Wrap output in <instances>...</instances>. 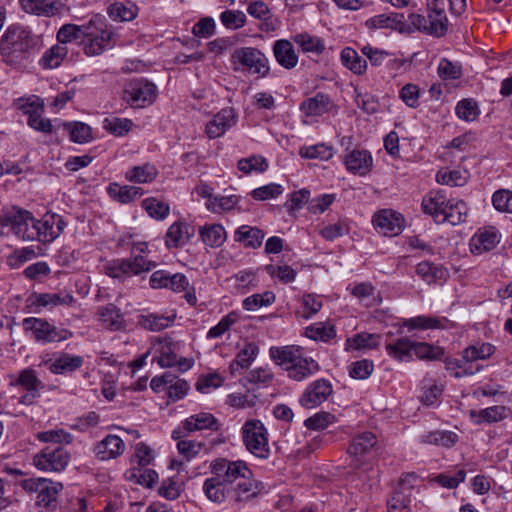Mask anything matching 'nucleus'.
Returning a JSON list of instances; mask_svg holds the SVG:
<instances>
[{
    "label": "nucleus",
    "mask_w": 512,
    "mask_h": 512,
    "mask_svg": "<svg viewBox=\"0 0 512 512\" xmlns=\"http://www.w3.org/2000/svg\"><path fill=\"white\" fill-rule=\"evenodd\" d=\"M65 226L62 216L55 213H46L41 219H35L30 211L12 206L0 214V235L13 234L22 241L51 243Z\"/></svg>",
    "instance_id": "f257e3e1"
},
{
    "label": "nucleus",
    "mask_w": 512,
    "mask_h": 512,
    "mask_svg": "<svg viewBox=\"0 0 512 512\" xmlns=\"http://www.w3.org/2000/svg\"><path fill=\"white\" fill-rule=\"evenodd\" d=\"M269 356L293 381L301 382L320 371V365L297 345L272 346Z\"/></svg>",
    "instance_id": "f03ea898"
},
{
    "label": "nucleus",
    "mask_w": 512,
    "mask_h": 512,
    "mask_svg": "<svg viewBox=\"0 0 512 512\" xmlns=\"http://www.w3.org/2000/svg\"><path fill=\"white\" fill-rule=\"evenodd\" d=\"M226 493L236 508L256 497L257 484L245 461L226 462Z\"/></svg>",
    "instance_id": "7ed1b4c3"
},
{
    "label": "nucleus",
    "mask_w": 512,
    "mask_h": 512,
    "mask_svg": "<svg viewBox=\"0 0 512 512\" xmlns=\"http://www.w3.org/2000/svg\"><path fill=\"white\" fill-rule=\"evenodd\" d=\"M37 37L27 28L11 26L0 39V54L8 65L19 64L37 46Z\"/></svg>",
    "instance_id": "20e7f679"
},
{
    "label": "nucleus",
    "mask_w": 512,
    "mask_h": 512,
    "mask_svg": "<svg viewBox=\"0 0 512 512\" xmlns=\"http://www.w3.org/2000/svg\"><path fill=\"white\" fill-rule=\"evenodd\" d=\"M114 32L99 16H93L87 23H85L84 39L87 41L84 44V53L87 56H98L106 49L111 48L113 45Z\"/></svg>",
    "instance_id": "39448f33"
},
{
    "label": "nucleus",
    "mask_w": 512,
    "mask_h": 512,
    "mask_svg": "<svg viewBox=\"0 0 512 512\" xmlns=\"http://www.w3.org/2000/svg\"><path fill=\"white\" fill-rule=\"evenodd\" d=\"M230 62L235 71H247L259 77H266L270 71L268 58L254 47L235 49L231 53Z\"/></svg>",
    "instance_id": "423d86ee"
},
{
    "label": "nucleus",
    "mask_w": 512,
    "mask_h": 512,
    "mask_svg": "<svg viewBox=\"0 0 512 512\" xmlns=\"http://www.w3.org/2000/svg\"><path fill=\"white\" fill-rule=\"evenodd\" d=\"M242 439L246 449L255 457L267 459L270 456L268 431L260 420L251 419L244 423Z\"/></svg>",
    "instance_id": "0eeeda50"
},
{
    "label": "nucleus",
    "mask_w": 512,
    "mask_h": 512,
    "mask_svg": "<svg viewBox=\"0 0 512 512\" xmlns=\"http://www.w3.org/2000/svg\"><path fill=\"white\" fill-rule=\"evenodd\" d=\"M21 486L25 491L37 493V505L49 507L56 501L59 492L62 491L63 485L60 482H54L47 478H31L21 482Z\"/></svg>",
    "instance_id": "6e6552de"
},
{
    "label": "nucleus",
    "mask_w": 512,
    "mask_h": 512,
    "mask_svg": "<svg viewBox=\"0 0 512 512\" xmlns=\"http://www.w3.org/2000/svg\"><path fill=\"white\" fill-rule=\"evenodd\" d=\"M70 453L63 447H45L33 457L34 466L42 471L61 472L69 464Z\"/></svg>",
    "instance_id": "1a4fd4ad"
},
{
    "label": "nucleus",
    "mask_w": 512,
    "mask_h": 512,
    "mask_svg": "<svg viewBox=\"0 0 512 512\" xmlns=\"http://www.w3.org/2000/svg\"><path fill=\"white\" fill-rule=\"evenodd\" d=\"M332 394V383L328 379L319 378L306 386L299 397V403L305 409H314L326 402Z\"/></svg>",
    "instance_id": "9d476101"
},
{
    "label": "nucleus",
    "mask_w": 512,
    "mask_h": 512,
    "mask_svg": "<svg viewBox=\"0 0 512 512\" xmlns=\"http://www.w3.org/2000/svg\"><path fill=\"white\" fill-rule=\"evenodd\" d=\"M156 95V86L144 79L131 80L125 90L124 100L134 108L144 107L151 104Z\"/></svg>",
    "instance_id": "9b49d317"
},
{
    "label": "nucleus",
    "mask_w": 512,
    "mask_h": 512,
    "mask_svg": "<svg viewBox=\"0 0 512 512\" xmlns=\"http://www.w3.org/2000/svg\"><path fill=\"white\" fill-rule=\"evenodd\" d=\"M372 223L379 233L385 236H396L402 232L404 219L400 213L383 209L373 216Z\"/></svg>",
    "instance_id": "f8f14e48"
},
{
    "label": "nucleus",
    "mask_w": 512,
    "mask_h": 512,
    "mask_svg": "<svg viewBox=\"0 0 512 512\" xmlns=\"http://www.w3.org/2000/svg\"><path fill=\"white\" fill-rule=\"evenodd\" d=\"M150 286L153 289L166 288L174 292H181L188 288L189 281L181 273L171 274L166 270H157L150 277Z\"/></svg>",
    "instance_id": "ddd939ff"
},
{
    "label": "nucleus",
    "mask_w": 512,
    "mask_h": 512,
    "mask_svg": "<svg viewBox=\"0 0 512 512\" xmlns=\"http://www.w3.org/2000/svg\"><path fill=\"white\" fill-rule=\"evenodd\" d=\"M334 107L335 104L328 94L318 92L304 99L299 109L306 117H318L331 112Z\"/></svg>",
    "instance_id": "4468645a"
},
{
    "label": "nucleus",
    "mask_w": 512,
    "mask_h": 512,
    "mask_svg": "<svg viewBox=\"0 0 512 512\" xmlns=\"http://www.w3.org/2000/svg\"><path fill=\"white\" fill-rule=\"evenodd\" d=\"M125 450L124 441L117 435L109 434L94 446L95 457L100 461L116 459Z\"/></svg>",
    "instance_id": "2eb2a0df"
},
{
    "label": "nucleus",
    "mask_w": 512,
    "mask_h": 512,
    "mask_svg": "<svg viewBox=\"0 0 512 512\" xmlns=\"http://www.w3.org/2000/svg\"><path fill=\"white\" fill-rule=\"evenodd\" d=\"M448 205V198L443 190H432L422 199V210L429 214L436 222L443 223L445 209Z\"/></svg>",
    "instance_id": "dca6fc26"
},
{
    "label": "nucleus",
    "mask_w": 512,
    "mask_h": 512,
    "mask_svg": "<svg viewBox=\"0 0 512 512\" xmlns=\"http://www.w3.org/2000/svg\"><path fill=\"white\" fill-rule=\"evenodd\" d=\"M344 164L349 172L364 176L371 170L373 159L369 151L353 149L345 155Z\"/></svg>",
    "instance_id": "f3484780"
},
{
    "label": "nucleus",
    "mask_w": 512,
    "mask_h": 512,
    "mask_svg": "<svg viewBox=\"0 0 512 512\" xmlns=\"http://www.w3.org/2000/svg\"><path fill=\"white\" fill-rule=\"evenodd\" d=\"M499 243V235L494 227L479 229L470 240V250L479 255L492 250Z\"/></svg>",
    "instance_id": "a211bd4d"
},
{
    "label": "nucleus",
    "mask_w": 512,
    "mask_h": 512,
    "mask_svg": "<svg viewBox=\"0 0 512 512\" xmlns=\"http://www.w3.org/2000/svg\"><path fill=\"white\" fill-rule=\"evenodd\" d=\"M22 9L37 16L52 17L60 14L63 4L60 0H19Z\"/></svg>",
    "instance_id": "6ab92c4d"
},
{
    "label": "nucleus",
    "mask_w": 512,
    "mask_h": 512,
    "mask_svg": "<svg viewBox=\"0 0 512 512\" xmlns=\"http://www.w3.org/2000/svg\"><path fill=\"white\" fill-rule=\"evenodd\" d=\"M273 54L277 63L285 69H293L298 64V54L289 40L280 39L275 41Z\"/></svg>",
    "instance_id": "aec40b11"
},
{
    "label": "nucleus",
    "mask_w": 512,
    "mask_h": 512,
    "mask_svg": "<svg viewBox=\"0 0 512 512\" xmlns=\"http://www.w3.org/2000/svg\"><path fill=\"white\" fill-rule=\"evenodd\" d=\"M469 416L476 425L492 424L507 417V408L503 405H496L481 410H470Z\"/></svg>",
    "instance_id": "412c9836"
},
{
    "label": "nucleus",
    "mask_w": 512,
    "mask_h": 512,
    "mask_svg": "<svg viewBox=\"0 0 512 512\" xmlns=\"http://www.w3.org/2000/svg\"><path fill=\"white\" fill-rule=\"evenodd\" d=\"M219 421L211 413L201 412L191 415L183 421V429L187 433L205 429L218 430Z\"/></svg>",
    "instance_id": "4be33fe9"
},
{
    "label": "nucleus",
    "mask_w": 512,
    "mask_h": 512,
    "mask_svg": "<svg viewBox=\"0 0 512 512\" xmlns=\"http://www.w3.org/2000/svg\"><path fill=\"white\" fill-rule=\"evenodd\" d=\"M98 315L101 323L111 331H120L125 328L123 314L120 309L112 303L101 306L98 309Z\"/></svg>",
    "instance_id": "5701e85b"
},
{
    "label": "nucleus",
    "mask_w": 512,
    "mask_h": 512,
    "mask_svg": "<svg viewBox=\"0 0 512 512\" xmlns=\"http://www.w3.org/2000/svg\"><path fill=\"white\" fill-rule=\"evenodd\" d=\"M412 340L408 337H400L385 345L386 353L392 359L399 362H409L412 356Z\"/></svg>",
    "instance_id": "b1692460"
},
{
    "label": "nucleus",
    "mask_w": 512,
    "mask_h": 512,
    "mask_svg": "<svg viewBox=\"0 0 512 512\" xmlns=\"http://www.w3.org/2000/svg\"><path fill=\"white\" fill-rule=\"evenodd\" d=\"M366 26L370 29L391 28L402 32L405 30L404 15L400 13L377 15L368 19Z\"/></svg>",
    "instance_id": "393cba45"
},
{
    "label": "nucleus",
    "mask_w": 512,
    "mask_h": 512,
    "mask_svg": "<svg viewBox=\"0 0 512 512\" xmlns=\"http://www.w3.org/2000/svg\"><path fill=\"white\" fill-rule=\"evenodd\" d=\"M14 386H20L29 392L32 397H39L40 391L44 385L38 378L35 370L31 368L23 369L19 372L17 379L11 383Z\"/></svg>",
    "instance_id": "a878e982"
},
{
    "label": "nucleus",
    "mask_w": 512,
    "mask_h": 512,
    "mask_svg": "<svg viewBox=\"0 0 512 512\" xmlns=\"http://www.w3.org/2000/svg\"><path fill=\"white\" fill-rule=\"evenodd\" d=\"M416 273L427 284L445 281L448 276L444 267L429 261L420 262L416 267Z\"/></svg>",
    "instance_id": "bb28decb"
},
{
    "label": "nucleus",
    "mask_w": 512,
    "mask_h": 512,
    "mask_svg": "<svg viewBox=\"0 0 512 512\" xmlns=\"http://www.w3.org/2000/svg\"><path fill=\"white\" fill-rule=\"evenodd\" d=\"M264 237L265 234L262 230L248 225H242L234 234L235 241L253 249L259 248L262 245Z\"/></svg>",
    "instance_id": "cd10ccee"
},
{
    "label": "nucleus",
    "mask_w": 512,
    "mask_h": 512,
    "mask_svg": "<svg viewBox=\"0 0 512 512\" xmlns=\"http://www.w3.org/2000/svg\"><path fill=\"white\" fill-rule=\"evenodd\" d=\"M445 368L455 378H462L465 376L474 375L480 371L481 366L470 363L464 358V353L461 359L447 358L445 360Z\"/></svg>",
    "instance_id": "c85d7f7f"
},
{
    "label": "nucleus",
    "mask_w": 512,
    "mask_h": 512,
    "mask_svg": "<svg viewBox=\"0 0 512 512\" xmlns=\"http://www.w3.org/2000/svg\"><path fill=\"white\" fill-rule=\"evenodd\" d=\"M376 443L377 438L372 432H363L351 440L348 453L354 457L363 456L369 453Z\"/></svg>",
    "instance_id": "c756f323"
},
{
    "label": "nucleus",
    "mask_w": 512,
    "mask_h": 512,
    "mask_svg": "<svg viewBox=\"0 0 512 512\" xmlns=\"http://www.w3.org/2000/svg\"><path fill=\"white\" fill-rule=\"evenodd\" d=\"M381 336L379 334H371L361 332L347 338L345 342V351L373 349L379 346Z\"/></svg>",
    "instance_id": "7c9ffc66"
},
{
    "label": "nucleus",
    "mask_w": 512,
    "mask_h": 512,
    "mask_svg": "<svg viewBox=\"0 0 512 512\" xmlns=\"http://www.w3.org/2000/svg\"><path fill=\"white\" fill-rule=\"evenodd\" d=\"M83 362L84 360L81 356L62 353L49 365V370L53 374L72 372L79 369L83 365Z\"/></svg>",
    "instance_id": "2f4dec72"
},
{
    "label": "nucleus",
    "mask_w": 512,
    "mask_h": 512,
    "mask_svg": "<svg viewBox=\"0 0 512 512\" xmlns=\"http://www.w3.org/2000/svg\"><path fill=\"white\" fill-rule=\"evenodd\" d=\"M343 66L356 75H363L367 70V62L355 49L345 47L340 54Z\"/></svg>",
    "instance_id": "473e14b6"
},
{
    "label": "nucleus",
    "mask_w": 512,
    "mask_h": 512,
    "mask_svg": "<svg viewBox=\"0 0 512 512\" xmlns=\"http://www.w3.org/2000/svg\"><path fill=\"white\" fill-rule=\"evenodd\" d=\"M13 105L17 110L28 115V118L39 116V114L44 112V101L36 95L20 97L14 101Z\"/></svg>",
    "instance_id": "72a5a7b5"
},
{
    "label": "nucleus",
    "mask_w": 512,
    "mask_h": 512,
    "mask_svg": "<svg viewBox=\"0 0 512 512\" xmlns=\"http://www.w3.org/2000/svg\"><path fill=\"white\" fill-rule=\"evenodd\" d=\"M468 213L467 205L462 200L448 199V205L445 209L443 222L457 225L465 221Z\"/></svg>",
    "instance_id": "f704fd0d"
},
{
    "label": "nucleus",
    "mask_w": 512,
    "mask_h": 512,
    "mask_svg": "<svg viewBox=\"0 0 512 512\" xmlns=\"http://www.w3.org/2000/svg\"><path fill=\"white\" fill-rule=\"evenodd\" d=\"M199 234L209 247H220L224 243V228L221 224H206L199 229Z\"/></svg>",
    "instance_id": "c9c22d12"
},
{
    "label": "nucleus",
    "mask_w": 512,
    "mask_h": 512,
    "mask_svg": "<svg viewBox=\"0 0 512 512\" xmlns=\"http://www.w3.org/2000/svg\"><path fill=\"white\" fill-rule=\"evenodd\" d=\"M351 294L366 307H373L380 303L381 299L375 295V288L370 283H359L353 286Z\"/></svg>",
    "instance_id": "e433bc0d"
},
{
    "label": "nucleus",
    "mask_w": 512,
    "mask_h": 512,
    "mask_svg": "<svg viewBox=\"0 0 512 512\" xmlns=\"http://www.w3.org/2000/svg\"><path fill=\"white\" fill-rule=\"evenodd\" d=\"M305 335L315 341L328 342L336 337V330L330 323L318 322L308 326Z\"/></svg>",
    "instance_id": "4c0bfd02"
},
{
    "label": "nucleus",
    "mask_w": 512,
    "mask_h": 512,
    "mask_svg": "<svg viewBox=\"0 0 512 512\" xmlns=\"http://www.w3.org/2000/svg\"><path fill=\"white\" fill-rule=\"evenodd\" d=\"M25 331L31 332L32 336L39 342H46L50 324L41 318L28 317L23 320Z\"/></svg>",
    "instance_id": "58836bf2"
},
{
    "label": "nucleus",
    "mask_w": 512,
    "mask_h": 512,
    "mask_svg": "<svg viewBox=\"0 0 512 512\" xmlns=\"http://www.w3.org/2000/svg\"><path fill=\"white\" fill-rule=\"evenodd\" d=\"M63 127L69 132L70 140L83 144L92 139L91 127L83 122H65Z\"/></svg>",
    "instance_id": "ea45409f"
},
{
    "label": "nucleus",
    "mask_w": 512,
    "mask_h": 512,
    "mask_svg": "<svg viewBox=\"0 0 512 512\" xmlns=\"http://www.w3.org/2000/svg\"><path fill=\"white\" fill-rule=\"evenodd\" d=\"M68 54V49L65 45L58 43L57 45L49 48L41 58V64L44 68H56L60 66L62 61Z\"/></svg>",
    "instance_id": "a19ab883"
},
{
    "label": "nucleus",
    "mask_w": 512,
    "mask_h": 512,
    "mask_svg": "<svg viewBox=\"0 0 512 512\" xmlns=\"http://www.w3.org/2000/svg\"><path fill=\"white\" fill-rule=\"evenodd\" d=\"M157 174V169L153 165L146 163L144 165L135 166L130 169L126 173V178L131 182L148 183L153 181Z\"/></svg>",
    "instance_id": "79ce46f5"
},
{
    "label": "nucleus",
    "mask_w": 512,
    "mask_h": 512,
    "mask_svg": "<svg viewBox=\"0 0 512 512\" xmlns=\"http://www.w3.org/2000/svg\"><path fill=\"white\" fill-rule=\"evenodd\" d=\"M334 154L333 148L324 143H319L311 146L301 147L299 150V155L302 158L307 159H319L321 161H327L332 158Z\"/></svg>",
    "instance_id": "37998d69"
},
{
    "label": "nucleus",
    "mask_w": 512,
    "mask_h": 512,
    "mask_svg": "<svg viewBox=\"0 0 512 512\" xmlns=\"http://www.w3.org/2000/svg\"><path fill=\"white\" fill-rule=\"evenodd\" d=\"M108 14L116 21H131L137 15V7L132 3L116 2L109 6Z\"/></svg>",
    "instance_id": "c03bdc74"
},
{
    "label": "nucleus",
    "mask_w": 512,
    "mask_h": 512,
    "mask_svg": "<svg viewBox=\"0 0 512 512\" xmlns=\"http://www.w3.org/2000/svg\"><path fill=\"white\" fill-rule=\"evenodd\" d=\"M455 113L461 120L472 122L480 115V109L474 99L466 98L457 103Z\"/></svg>",
    "instance_id": "a18cd8bd"
},
{
    "label": "nucleus",
    "mask_w": 512,
    "mask_h": 512,
    "mask_svg": "<svg viewBox=\"0 0 512 512\" xmlns=\"http://www.w3.org/2000/svg\"><path fill=\"white\" fill-rule=\"evenodd\" d=\"M428 35L442 37L448 30V19L445 11L428 13Z\"/></svg>",
    "instance_id": "49530a36"
},
{
    "label": "nucleus",
    "mask_w": 512,
    "mask_h": 512,
    "mask_svg": "<svg viewBox=\"0 0 512 512\" xmlns=\"http://www.w3.org/2000/svg\"><path fill=\"white\" fill-rule=\"evenodd\" d=\"M207 498L215 503H221L224 499V480L217 475L205 480L203 486Z\"/></svg>",
    "instance_id": "de8ad7c7"
},
{
    "label": "nucleus",
    "mask_w": 512,
    "mask_h": 512,
    "mask_svg": "<svg viewBox=\"0 0 512 512\" xmlns=\"http://www.w3.org/2000/svg\"><path fill=\"white\" fill-rule=\"evenodd\" d=\"M85 24H64L57 32V41L61 45H65L74 40L84 39Z\"/></svg>",
    "instance_id": "09e8293b"
},
{
    "label": "nucleus",
    "mask_w": 512,
    "mask_h": 512,
    "mask_svg": "<svg viewBox=\"0 0 512 512\" xmlns=\"http://www.w3.org/2000/svg\"><path fill=\"white\" fill-rule=\"evenodd\" d=\"M237 166L238 169L245 174H250L252 172L262 173L267 170L268 162L263 156L252 155L247 158L240 159Z\"/></svg>",
    "instance_id": "8fccbe9b"
},
{
    "label": "nucleus",
    "mask_w": 512,
    "mask_h": 512,
    "mask_svg": "<svg viewBox=\"0 0 512 512\" xmlns=\"http://www.w3.org/2000/svg\"><path fill=\"white\" fill-rule=\"evenodd\" d=\"M174 319L175 315L170 317L157 314H149L146 316H141L139 323L143 328L150 331H161L169 327L173 323Z\"/></svg>",
    "instance_id": "3c124183"
},
{
    "label": "nucleus",
    "mask_w": 512,
    "mask_h": 512,
    "mask_svg": "<svg viewBox=\"0 0 512 512\" xmlns=\"http://www.w3.org/2000/svg\"><path fill=\"white\" fill-rule=\"evenodd\" d=\"M295 43H297L303 52H312L320 54L324 51L325 45L323 41L315 36L307 33L297 34L293 37Z\"/></svg>",
    "instance_id": "603ef678"
},
{
    "label": "nucleus",
    "mask_w": 512,
    "mask_h": 512,
    "mask_svg": "<svg viewBox=\"0 0 512 512\" xmlns=\"http://www.w3.org/2000/svg\"><path fill=\"white\" fill-rule=\"evenodd\" d=\"M274 378V374L269 367H258L251 370L241 382L244 386L246 383L255 384V385H269Z\"/></svg>",
    "instance_id": "864d4df0"
},
{
    "label": "nucleus",
    "mask_w": 512,
    "mask_h": 512,
    "mask_svg": "<svg viewBox=\"0 0 512 512\" xmlns=\"http://www.w3.org/2000/svg\"><path fill=\"white\" fill-rule=\"evenodd\" d=\"M142 207L151 218L156 220L165 219L170 212V207L167 203L158 201L154 197L144 199L142 201Z\"/></svg>",
    "instance_id": "5fc2aeb1"
},
{
    "label": "nucleus",
    "mask_w": 512,
    "mask_h": 512,
    "mask_svg": "<svg viewBox=\"0 0 512 512\" xmlns=\"http://www.w3.org/2000/svg\"><path fill=\"white\" fill-rule=\"evenodd\" d=\"M495 351V347L490 343L468 346L464 351V358L474 364L477 360L489 358Z\"/></svg>",
    "instance_id": "6e6d98bb"
},
{
    "label": "nucleus",
    "mask_w": 512,
    "mask_h": 512,
    "mask_svg": "<svg viewBox=\"0 0 512 512\" xmlns=\"http://www.w3.org/2000/svg\"><path fill=\"white\" fill-rule=\"evenodd\" d=\"M439 77L443 80H458L462 77V66L446 58L440 60L438 65Z\"/></svg>",
    "instance_id": "4d7b16f0"
},
{
    "label": "nucleus",
    "mask_w": 512,
    "mask_h": 512,
    "mask_svg": "<svg viewBox=\"0 0 512 512\" xmlns=\"http://www.w3.org/2000/svg\"><path fill=\"white\" fill-rule=\"evenodd\" d=\"M275 301V294L271 291L253 294L243 300V307L248 311H254L258 308L269 306Z\"/></svg>",
    "instance_id": "13d9d810"
},
{
    "label": "nucleus",
    "mask_w": 512,
    "mask_h": 512,
    "mask_svg": "<svg viewBox=\"0 0 512 512\" xmlns=\"http://www.w3.org/2000/svg\"><path fill=\"white\" fill-rule=\"evenodd\" d=\"M37 439L43 443L70 444L73 441V436L64 429H53L39 432Z\"/></svg>",
    "instance_id": "bf43d9fd"
},
{
    "label": "nucleus",
    "mask_w": 512,
    "mask_h": 512,
    "mask_svg": "<svg viewBox=\"0 0 512 512\" xmlns=\"http://www.w3.org/2000/svg\"><path fill=\"white\" fill-rule=\"evenodd\" d=\"M412 346V356L415 355L421 360H434L443 353L439 347H434L426 342L412 340Z\"/></svg>",
    "instance_id": "052dcab7"
},
{
    "label": "nucleus",
    "mask_w": 512,
    "mask_h": 512,
    "mask_svg": "<svg viewBox=\"0 0 512 512\" xmlns=\"http://www.w3.org/2000/svg\"><path fill=\"white\" fill-rule=\"evenodd\" d=\"M322 306V300L318 296L307 294L303 296L301 309L296 313L299 317L309 319L320 311Z\"/></svg>",
    "instance_id": "680f3d73"
},
{
    "label": "nucleus",
    "mask_w": 512,
    "mask_h": 512,
    "mask_svg": "<svg viewBox=\"0 0 512 512\" xmlns=\"http://www.w3.org/2000/svg\"><path fill=\"white\" fill-rule=\"evenodd\" d=\"M132 125V121L126 118L112 117L103 121V127L115 136H123L128 133Z\"/></svg>",
    "instance_id": "e2e57ef3"
},
{
    "label": "nucleus",
    "mask_w": 512,
    "mask_h": 512,
    "mask_svg": "<svg viewBox=\"0 0 512 512\" xmlns=\"http://www.w3.org/2000/svg\"><path fill=\"white\" fill-rule=\"evenodd\" d=\"M493 207L502 213H512V191L499 189L492 195Z\"/></svg>",
    "instance_id": "0e129e2a"
},
{
    "label": "nucleus",
    "mask_w": 512,
    "mask_h": 512,
    "mask_svg": "<svg viewBox=\"0 0 512 512\" xmlns=\"http://www.w3.org/2000/svg\"><path fill=\"white\" fill-rule=\"evenodd\" d=\"M336 417L325 411L318 412L313 416L307 418L304 422L305 426L311 430H322L330 424L335 423Z\"/></svg>",
    "instance_id": "69168bd1"
},
{
    "label": "nucleus",
    "mask_w": 512,
    "mask_h": 512,
    "mask_svg": "<svg viewBox=\"0 0 512 512\" xmlns=\"http://www.w3.org/2000/svg\"><path fill=\"white\" fill-rule=\"evenodd\" d=\"M374 370V364L371 360L362 359L355 361L349 366V375L354 379H367Z\"/></svg>",
    "instance_id": "338daca9"
},
{
    "label": "nucleus",
    "mask_w": 512,
    "mask_h": 512,
    "mask_svg": "<svg viewBox=\"0 0 512 512\" xmlns=\"http://www.w3.org/2000/svg\"><path fill=\"white\" fill-rule=\"evenodd\" d=\"M410 500L405 495L404 491L396 490L391 498L387 501L388 512H410L409 509Z\"/></svg>",
    "instance_id": "774afa93"
}]
</instances>
